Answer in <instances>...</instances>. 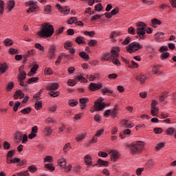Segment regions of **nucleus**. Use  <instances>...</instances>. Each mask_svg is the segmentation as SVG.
I'll return each instance as SVG.
<instances>
[{"label":"nucleus","mask_w":176,"mask_h":176,"mask_svg":"<svg viewBox=\"0 0 176 176\" xmlns=\"http://www.w3.org/2000/svg\"><path fill=\"white\" fill-rule=\"evenodd\" d=\"M136 25V30L133 27L129 28V34H131V35H135L136 33L138 34L136 38H140V39L142 40L145 39L146 38V36H145V34H146V24L143 22H138Z\"/></svg>","instance_id":"obj_1"},{"label":"nucleus","mask_w":176,"mask_h":176,"mask_svg":"<svg viewBox=\"0 0 176 176\" xmlns=\"http://www.w3.org/2000/svg\"><path fill=\"white\" fill-rule=\"evenodd\" d=\"M37 34L41 38H50L54 34V28L50 23H44L41 26V31Z\"/></svg>","instance_id":"obj_2"},{"label":"nucleus","mask_w":176,"mask_h":176,"mask_svg":"<svg viewBox=\"0 0 176 176\" xmlns=\"http://www.w3.org/2000/svg\"><path fill=\"white\" fill-rule=\"evenodd\" d=\"M126 146L133 155H137V153L142 152V149H144V142L137 141L135 142L127 144Z\"/></svg>","instance_id":"obj_3"},{"label":"nucleus","mask_w":176,"mask_h":176,"mask_svg":"<svg viewBox=\"0 0 176 176\" xmlns=\"http://www.w3.org/2000/svg\"><path fill=\"white\" fill-rule=\"evenodd\" d=\"M120 52V49L118 47H113L111 52L104 53L100 60L101 61H112L113 58L119 57Z\"/></svg>","instance_id":"obj_4"},{"label":"nucleus","mask_w":176,"mask_h":176,"mask_svg":"<svg viewBox=\"0 0 176 176\" xmlns=\"http://www.w3.org/2000/svg\"><path fill=\"white\" fill-rule=\"evenodd\" d=\"M142 45L139 43L133 42L126 47V50L129 53H134V52H137V50H140V49H142Z\"/></svg>","instance_id":"obj_5"},{"label":"nucleus","mask_w":176,"mask_h":176,"mask_svg":"<svg viewBox=\"0 0 176 176\" xmlns=\"http://www.w3.org/2000/svg\"><path fill=\"white\" fill-rule=\"evenodd\" d=\"M104 101V98H99L98 100L94 102V107L96 111H102L105 108V103L102 102Z\"/></svg>","instance_id":"obj_6"},{"label":"nucleus","mask_w":176,"mask_h":176,"mask_svg":"<svg viewBox=\"0 0 176 176\" xmlns=\"http://www.w3.org/2000/svg\"><path fill=\"white\" fill-rule=\"evenodd\" d=\"M102 88V84L91 82L89 85V89L91 91H96V90H100Z\"/></svg>","instance_id":"obj_7"},{"label":"nucleus","mask_w":176,"mask_h":176,"mask_svg":"<svg viewBox=\"0 0 176 176\" xmlns=\"http://www.w3.org/2000/svg\"><path fill=\"white\" fill-rule=\"evenodd\" d=\"M28 3L30 8H29V9L27 10L28 13H31V12H35L36 9H38V5H36V3L34 2V1H30Z\"/></svg>","instance_id":"obj_8"},{"label":"nucleus","mask_w":176,"mask_h":176,"mask_svg":"<svg viewBox=\"0 0 176 176\" xmlns=\"http://www.w3.org/2000/svg\"><path fill=\"white\" fill-rule=\"evenodd\" d=\"M57 9L61 12V13H63V14H69V8L68 7H64L61 6L60 4L56 5Z\"/></svg>","instance_id":"obj_9"},{"label":"nucleus","mask_w":176,"mask_h":176,"mask_svg":"<svg viewBox=\"0 0 176 176\" xmlns=\"http://www.w3.org/2000/svg\"><path fill=\"white\" fill-rule=\"evenodd\" d=\"M111 162H116L119 159V153L115 150L110 151Z\"/></svg>","instance_id":"obj_10"},{"label":"nucleus","mask_w":176,"mask_h":176,"mask_svg":"<svg viewBox=\"0 0 176 176\" xmlns=\"http://www.w3.org/2000/svg\"><path fill=\"white\" fill-rule=\"evenodd\" d=\"M25 96V95L24 94V93H23V91L19 89L16 91L15 94H14V98L15 100H18V98L21 99L24 98Z\"/></svg>","instance_id":"obj_11"},{"label":"nucleus","mask_w":176,"mask_h":176,"mask_svg":"<svg viewBox=\"0 0 176 176\" xmlns=\"http://www.w3.org/2000/svg\"><path fill=\"white\" fill-rule=\"evenodd\" d=\"M88 101H89V98H82L80 99V103L81 104L80 105L81 109H85V108H86Z\"/></svg>","instance_id":"obj_12"},{"label":"nucleus","mask_w":176,"mask_h":176,"mask_svg":"<svg viewBox=\"0 0 176 176\" xmlns=\"http://www.w3.org/2000/svg\"><path fill=\"white\" fill-rule=\"evenodd\" d=\"M49 54L51 59L56 57V47L54 45H52L49 49Z\"/></svg>","instance_id":"obj_13"},{"label":"nucleus","mask_w":176,"mask_h":176,"mask_svg":"<svg viewBox=\"0 0 176 176\" xmlns=\"http://www.w3.org/2000/svg\"><path fill=\"white\" fill-rule=\"evenodd\" d=\"M35 52L36 51L34 49L28 51L26 54L23 56L24 63H25V61H27V59L28 58L29 56H34V54H35Z\"/></svg>","instance_id":"obj_14"},{"label":"nucleus","mask_w":176,"mask_h":176,"mask_svg":"<svg viewBox=\"0 0 176 176\" xmlns=\"http://www.w3.org/2000/svg\"><path fill=\"white\" fill-rule=\"evenodd\" d=\"M58 89V84L56 82L51 83L47 87V90L52 91V90H57Z\"/></svg>","instance_id":"obj_15"},{"label":"nucleus","mask_w":176,"mask_h":176,"mask_svg":"<svg viewBox=\"0 0 176 176\" xmlns=\"http://www.w3.org/2000/svg\"><path fill=\"white\" fill-rule=\"evenodd\" d=\"M39 68L38 65H35L31 69L30 72L28 74V76H33L34 74H36V71Z\"/></svg>","instance_id":"obj_16"},{"label":"nucleus","mask_w":176,"mask_h":176,"mask_svg":"<svg viewBox=\"0 0 176 176\" xmlns=\"http://www.w3.org/2000/svg\"><path fill=\"white\" fill-rule=\"evenodd\" d=\"M75 80H78L81 83H87V79H86L82 74H80L75 77Z\"/></svg>","instance_id":"obj_17"},{"label":"nucleus","mask_w":176,"mask_h":176,"mask_svg":"<svg viewBox=\"0 0 176 176\" xmlns=\"http://www.w3.org/2000/svg\"><path fill=\"white\" fill-rule=\"evenodd\" d=\"M43 133L45 134V135H52V133H53V130H52V128L50 126H45L43 130Z\"/></svg>","instance_id":"obj_18"},{"label":"nucleus","mask_w":176,"mask_h":176,"mask_svg":"<svg viewBox=\"0 0 176 176\" xmlns=\"http://www.w3.org/2000/svg\"><path fill=\"white\" fill-rule=\"evenodd\" d=\"M135 79L136 80L140 82V83L142 85L145 83V81L146 80V77L145 75H139L136 76Z\"/></svg>","instance_id":"obj_19"},{"label":"nucleus","mask_w":176,"mask_h":176,"mask_svg":"<svg viewBox=\"0 0 176 176\" xmlns=\"http://www.w3.org/2000/svg\"><path fill=\"white\" fill-rule=\"evenodd\" d=\"M152 72H153V74H155V75H160V74H162V72H160V66H154L152 69Z\"/></svg>","instance_id":"obj_20"},{"label":"nucleus","mask_w":176,"mask_h":176,"mask_svg":"<svg viewBox=\"0 0 176 176\" xmlns=\"http://www.w3.org/2000/svg\"><path fill=\"white\" fill-rule=\"evenodd\" d=\"M152 27L156 28V25H160L162 21H159L157 19H154L151 21Z\"/></svg>","instance_id":"obj_21"},{"label":"nucleus","mask_w":176,"mask_h":176,"mask_svg":"<svg viewBox=\"0 0 176 176\" xmlns=\"http://www.w3.org/2000/svg\"><path fill=\"white\" fill-rule=\"evenodd\" d=\"M38 80H39V78L33 77L28 79L27 84L31 85V83H38Z\"/></svg>","instance_id":"obj_22"},{"label":"nucleus","mask_w":176,"mask_h":176,"mask_svg":"<svg viewBox=\"0 0 176 176\" xmlns=\"http://www.w3.org/2000/svg\"><path fill=\"white\" fill-rule=\"evenodd\" d=\"M98 164H99V166H104V167H107L108 164H109V162H108V161H104L99 159L98 160Z\"/></svg>","instance_id":"obj_23"},{"label":"nucleus","mask_w":176,"mask_h":176,"mask_svg":"<svg viewBox=\"0 0 176 176\" xmlns=\"http://www.w3.org/2000/svg\"><path fill=\"white\" fill-rule=\"evenodd\" d=\"M6 69H8V65H6V63L0 65V72L1 74H5V72H6Z\"/></svg>","instance_id":"obj_24"},{"label":"nucleus","mask_w":176,"mask_h":176,"mask_svg":"<svg viewBox=\"0 0 176 176\" xmlns=\"http://www.w3.org/2000/svg\"><path fill=\"white\" fill-rule=\"evenodd\" d=\"M76 43H78V45H80L82 43H85V38L83 36H78L75 40Z\"/></svg>","instance_id":"obj_25"},{"label":"nucleus","mask_w":176,"mask_h":176,"mask_svg":"<svg viewBox=\"0 0 176 176\" xmlns=\"http://www.w3.org/2000/svg\"><path fill=\"white\" fill-rule=\"evenodd\" d=\"M174 133H175V129L173 127L168 128L166 131V133L167 134V135H173Z\"/></svg>","instance_id":"obj_26"},{"label":"nucleus","mask_w":176,"mask_h":176,"mask_svg":"<svg viewBox=\"0 0 176 176\" xmlns=\"http://www.w3.org/2000/svg\"><path fill=\"white\" fill-rule=\"evenodd\" d=\"M15 140L18 142L21 141V140H23V133H21V132H16L15 133Z\"/></svg>","instance_id":"obj_27"},{"label":"nucleus","mask_w":176,"mask_h":176,"mask_svg":"<svg viewBox=\"0 0 176 176\" xmlns=\"http://www.w3.org/2000/svg\"><path fill=\"white\" fill-rule=\"evenodd\" d=\"M68 104L69 107H76V105L78 104V102L75 99H72L69 100Z\"/></svg>","instance_id":"obj_28"},{"label":"nucleus","mask_w":176,"mask_h":176,"mask_svg":"<svg viewBox=\"0 0 176 176\" xmlns=\"http://www.w3.org/2000/svg\"><path fill=\"white\" fill-rule=\"evenodd\" d=\"M14 87V83H13V82H10L8 83L6 87V90H7V91H10V90H12Z\"/></svg>","instance_id":"obj_29"},{"label":"nucleus","mask_w":176,"mask_h":176,"mask_svg":"<svg viewBox=\"0 0 176 176\" xmlns=\"http://www.w3.org/2000/svg\"><path fill=\"white\" fill-rule=\"evenodd\" d=\"M158 112H159V108H157V107H151V115H153V116H156Z\"/></svg>","instance_id":"obj_30"},{"label":"nucleus","mask_w":176,"mask_h":176,"mask_svg":"<svg viewBox=\"0 0 176 176\" xmlns=\"http://www.w3.org/2000/svg\"><path fill=\"white\" fill-rule=\"evenodd\" d=\"M85 162L87 164H88V166H91V157H90L89 155H87L85 157Z\"/></svg>","instance_id":"obj_31"},{"label":"nucleus","mask_w":176,"mask_h":176,"mask_svg":"<svg viewBox=\"0 0 176 176\" xmlns=\"http://www.w3.org/2000/svg\"><path fill=\"white\" fill-rule=\"evenodd\" d=\"M104 10V7H102V4L98 3L95 6L96 12H102Z\"/></svg>","instance_id":"obj_32"},{"label":"nucleus","mask_w":176,"mask_h":176,"mask_svg":"<svg viewBox=\"0 0 176 176\" xmlns=\"http://www.w3.org/2000/svg\"><path fill=\"white\" fill-rule=\"evenodd\" d=\"M116 58L117 57L112 58V60L111 61H112L113 64H114L115 65H117V67H120L121 65L120 61L119 60V59Z\"/></svg>","instance_id":"obj_33"},{"label":"nucleus","mask_w":176,"mask_h":176,"mask_svg":"<svg viewBox=\"0 0 176 176\" xmlns=\"http://www.w3.org/2000/svg\"><path fill=\"white\" fill-rule=\"evenodd\" d=\"M101 92L102 93V94L105 95L107 94H112V93H113V91L108 89V88H103L101 89Z\"/></svg>","instance_id":"obj_34"},{"label":"nucleus","mask_w":176,"mask_h":176,"mask_svg":"<svg viewBox=\"0 0 176 176\" xmlns=\"http://www.w3.org/2000/svg\"><path fill=\"white\" fill-rule=\"evenodd\" d=\"M168 94V92H165L162 94V95L160 97V100L161 102H164V101H166V98H167Z\"/></svg>","instance_id":"obj_35"},{"label":"nucleus","mask_w":176,"mask_h":176,"mask_svg":"<svg viewBox=\"0 0 176 176\" xmlns=\"http://www.w3.org/2000/svg\"><path fill=\"white\" fill-rule=\"evenodd\" d=\"M85 138H86V135L85 133H83V134H81V135H79L78 136H77L76 138V140L79 142L80 141H82V140H85Z\"/></svg>","instance_id":"obj_36"},{"label":"nucleus","mask_w":176,"mask_h":176,"mask_svg":"<svg viewBox=\"0 0 176 176\" xmlns=\"http://www.w3.org/2000/svg\"><path fill=\"white\" fill-rule=\"evenodd\" d=\"M28 170L30 171V173H36L38 168H36L35 166H28Z\"/></svg>","instance_id":"obj_37"},{"label":"nucleus","mask_w":176,"mask_h":176,"mask_svg":"<svg viewBox=\"0 0 176 176\" xmlns=\"http://www.w3.org/2000/svg\"><path fill=\"white\" fill-rule=\"evenodd\" d=\"M58 163L60 167H65V165L67 164V162L64 159L58 160Z\"/></svg>","instance_id":"obj_38"},{"label":"nucleus","mask_w":176,"mask_h":176,"mask_svg":"<svg viewBox=\"0 0 176 176\" xmlns=\"http://www.w3.org/2000/svg\"><path fill=\"white\" fill-rule=\"evenodd\" d=\"M64 47L66 50H69L72 47V43L65 42L64 44Z\"/></svg>","instance_id":"obj_39"},{"label":"nucleus","mask_w":176,"mask_h":176,"mask_svg":"<svg viewBox=\"0 0 176 176\" xmlns=\"http://www.w3.org/2000/svg\"><path fill=\"white\" fill-rule=\"evenodd\" d=\"M80 56L81 58H84V60H89V54L85 52H80Z\"/></svg>","instance_id":"obj_40"},{"label":"nucleus","mask_w":176,"mask_h":176,"mask_svg":"<svg viewBox=\"0 0 176 176\" xmlns=\"http://www.w3.org/2000/svg\"><path fill=\"white\" fill-rule=\"evenodd\" d=\"M77 83H78V82H76L75 80L69 79V80H67V85H68L69 86L74 87V86H75Z\"/></svg>","instance_id":"obj_41"},{"label":"nucleus","mask_w":176,"mask_h":176,"mask_svg":"<svg viewBox=\"0 0 176 176\" xmlns=\"http://www.w3.org/2000/svg\"><path fill=\"white\" fill-rule=\"evenodd\" d=\"M31 111H32L31 107H28V108L23 109L21 111V113H24V115H26V114L30 113V112H31Z\"/></svg>","instance_id":"obj_42"},{"label":"nucleus","mask_w":176,"mask_h":176,"mask_svg":"<svg viewBox=\"0 0 176 176\" xmlns=\"http://www.w3.org/2000/svg\"><path fill=\"white\" fill-rule=\"evenodd\" d=\"M4 43L6 46H12V45H13V41L10 38H7L4 41Z\"/></svg>","instance_id":"obj_43"},{"label":"nucleus","mask_w":176,"mask_h":176,"mask_svg":"<svg viewBox=\"0 0 176 176\" xmlns=\"http://www.w3.org/2000/svg\"><path fill=\"white\" fill-rule=\"evenodd\" d=\"M104 16V14L100 15V14H96L94 15V16L91 17V21H96V20H100L101 17Z\"/></svg>","instance_id":"obj_44"},{"label":"nucleus","mask_w":176,"mask_h":176,"mask_svg":"<svg viewBox=\"0 0 176 176\" xmlns=\"http://www.w3.org/2000/svg\"><path fill=\"white\" fill-rule=\"evenodd\" d=\"M76 21H78V18L76 17H71L67 20L68 24H74Z\"/></svg>","instance_id":"obj_45"},{"label":"nucleus","mask_w":176,"mask_h":176,"mask_svg":"<svg viewBox=\"0 0 176 176\" xmlns=\"http://www.w3.org/2000/svg\"><path fill=\"white\" fill-rule=\"evenodd\" d=\"M42 108V102L41 101H36L35 103V109L39 110Z\"/></svg>","instance_id":"obj_46"},{"label":"nucleus","mask_w":176,"mask_h":176,"mask_svg":"<svg viewBox=\"0 0 176 176\" xmlns=\"http://www.w3.org/2000/svg\"><path fill=\"white\" fill-rule=\"evenodd\" d=\"M16 175H18V176H30V173H28V170H25L23 172L16 173Z\"/></svg>","instance_id":"obj_47"},{"label":"nucleus","mask_w":176,"mask_h":176,"mask_svg":"<svg viewBox=\"0 0 176 176\" xmlns=\"http://www.w3.org/2000/svg\"><path fill=\"white\" fill-rule=\"evenodd\" d=\"M45 75H53V70L50 68H45Z\"/></svg>","instance_id":"obj_48"},{"label":"nucleus","mask_w":176,"mask_h":176,"mask_svg":"<svg viewBox=\"0 0 176 176\" xmlns=\"http://www.w3.org/2000/svg\"><path fill=\"white\" fill-rule=\"evenodd\" d=\"M49 94L51 96V97H57L58 96H60V92L58 91H50Z\"/></svg>","instance_id":"obj_49"},{"label":"nucleus","mask_w":176,"mask_h":176,"mask_svg":"<svg viewBox=\"0 0 176 176\" xmlns=\"http://www.w3.org/2000/svg\"><path fill=\"white\" fill-rule=\"evenodd\" d=\"M117 111H118V106H115L113 111L111 112V116H113V118H116L117 116Z\"/></svg>","instance_id":"obj_50"},{"label":"nucleus","mask_w":176,"mask_h":176,"mask_svg":"<svg viewBox=\"0 0 176 176\" xmlns=\"http://www.w3.org/2000/svg\"><path fill=\"white\" fill-rule=\"evenodd\" d=\"M70 148H71V144L67 143L65 145V146L63 148V151H64V152L67 153V152H68V151H69Z\"/></svg>","instance_id":"obj_51"},{"label":"nucleus","mask_w":176,"mask_h":176,"mask_svg":"<svg viewBox=\"0 0 176 176\" xmlns=\"http://www.w3.org/2000/svg\"><path fill=\"white\" fill-rule=\"evenodd\" d=\"M3 6H5V3L3 1H0V14H3Z\"/></svg>","instance_id":"obj_52"},{"label":"nucleus","mask_w":176,"mask_h":176,"mask_svg":"<svg viewBox=\"0 0 176 176\" xmlns=\"http://www.w3.org/2000/svg\"><path fill=\"white\" fill-rule=\"evenodd\" d=\"M9 53L10 54H19V50H17L14 48H10Z\"/></svg>","instance_id":"obj_53"},{"label":"nucleus","mask_w":176,"mask_h":176,"mask_svg":"<svg viewBox=\"0 0 176 176\" xmlns=\"http://www.w3.org/2000/svg\"><path fill=\"white\" fill-rule=\"evenodd\" d=\"M20 107V102H15L13 110L14 112H17V109H19V107Z\"/></svg>","instance_id":"obj_54"},{"label":"nucleus","mask_w":176,"mask_h":176,"mask_svg":"<svg viewBox=\"0 0 176 176\" xmlns=\"http://www.w3.org/2000/svg\"><path fill=\"white\" fill-rule=\"evenodd\" d=\"M153 131L155 134H161V133H163V129L162 128H155Z\"/></svg>","instance_id":"obj_55"},{"label":"nucleus","mask_w":176,"mask_h":176,"mask_svg":"<svg viewBox=\"0 0 176 176\" xmlns=\"http://www.w3.org/2000/svg\"><path fill=\"white\" fill-rule=\"evenodd\" d=\"M98 156L100 157H108V153L102 151H99Z\"/></svg>","instance_id":"obj_56"},{"label":"nucleus","mask_w":176,"mask_h":176,"mask_svg":"<svg viewBox=\"0 0 176 176\" xmlns=\"http://www.w3.org/2000/svg\"><path fill=\"white\" fill-rule=\"evenodd\" d=\"M45 168H48V170H50V171H54V166H52V164H47L45 165Z\"/></svg>","instance_id":"obj_57"},{"label":"nucleus","mask_w":176,"mask_h":176,"mask_svg":"<svg viewBox=\"0 0 176 176\" xmlns=\"http://www.w3.org/2000/svg\"><path fill=\"white\" fill-rule=\"evenodd\" d=\"M118 13H119V8H115L111 11L112 16H115V14H118Z\"/></svg>","instance_id":"obj_58"},{"label":"nucleus","mask_w":176,"mask_h":176,"mask_svg":"<svg viewBox=\"0 0 176 176\" xmlns=\"http://www.w3.org/2000/svg\"><path fill=\"white\" fill-rule=\"evenodd\" d=\"M14 155V151H10L7 154V158L12 159Z\"/></svg>","instance_id":"obj_59"},{"label":"nucleus","mask_w":176,"mask_h":176,"mask_svg":"<svg viewBox=\"0 0 176 176\" xmlns=\"http://www.w3.org/2000/svg\"><path fill=\"white\" fill-rule=\"evenodd\" d=\"M102 134H104V129H100L98 130L96 133V137H101V135H102Z\"/></svg>","instance_id":"obj_60"},{"label":"nucleus","mask_w":176,"mask_h":176,"mask_svg":"<svg viewBox=\"0 0 176 176\" xmlns=\"http://www.w3.org/2000/svg\"><path fill=\"white\" fill-rule=\"evenodd\" d=\"M27 76V74L24 73V74H19V80H25V77Z\"/></svg>","instance_id":"obj_61"},{"label":"nucleus","mask_w":176,"mask_h":176,"mask_svg":"<svg viewBox=\"0 0 176 176\" xmlns=\"http://www.w3.org/2000/svg\"><path fill=\"white\" fill-rule=\"evenodd\" d=\"M123 134L124 135H130V134H131V130H130L129 129H126L125 130L123 131Z\"/></svg>","instance_id":"obj_62"},{"label":"nucleus","mask_w":176,"mask_h":176,"mask_svg":"<svg viewBox=\"0 0 176 176\" xmlns=\"http://www.w3.org/2000/svg\"><path fill=\"white\" fill-rule=\"evenodd\" d=\"M89 46H96L97 45V41L96 40H91L88 43Z\"/></svg>","instance_id":"obj_63"},{"label":"nucleus","mask_w":176,"mask_h":176,"mask_svg":"<svg viewBox=\"0 0 176 176\" xmlns=\"http://www.w3.org/2000/svg\"><path fill=\"white\" fill-rule=\"evenodd\" d=\"M8 6H9V10H12V9H13V8H14V1H10L8 3Z\"/></svg>","instance_id":"obj_64"}]
</instances>
